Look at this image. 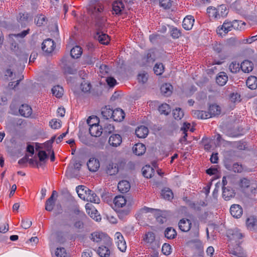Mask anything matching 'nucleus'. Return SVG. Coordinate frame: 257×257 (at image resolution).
<instances>
[{
	"instance_id": "obj_19",
	"label": "nucleus",
	"mask_w": 257,
	"mask_h": 257,
	"mask_svg": "<svg viewBox=\"0 0 257 257\" xmlns=\"http://www.w3.org/2000/svg\"><path fill=\"white\" fill-rule=\"evenodd\" d=\"M194 22V19L192 16L186 17L183 22V27L186 30H190L192 29Z\"/></svg>"
},
{
	"instance_id": "obj_24",
	"label": "nucleus",
	"mask_w": 257,
	"mask_h": 257,
	"mask_svg": "<svg viewBox=\"0 0 257 257\" xmlns=\"http://www.w3.org/2000/svg\"><path fill=\"white\" fill-rule=\"evenodd\" d=\"M240 68L244 72L248 73L252 70L253 64L252 62L249 60H244L241 64Z\"/></svg>"
},
{
	"instance_id": "obj_2",
	"label": "nucleus",
	"mask_w": 257,
	"mask_h": 257,
	"mask_svg": "<svg viewBox=\"0 0 257 257\" xmlns=\"http://www.w3.org/2000/svg\"><path fill=\"white\" fill-rule=\"evenodd\" d=\"M98 120L97 116H89L87 123L90 126L89 131L92 136L95 137L100 136L102 134V126L98 124Z\"/></svg>"
},
{
	"instance_id": "obj_59",
	"label": "nucleus",
	"mask_w": 257,
	"mask_h": 257,
	"mask_svg": "<svg viewBox=\"0 0 257 257\" xmlns=\"http://www.w3.org/2000/svg\"><path fill=\"white\" fill-rule=\"evenodd\" d=\"M232 167V169H231V171L235 173H240L243 169L242 166L238 164L237 163H234Z\"/></svg>"
},
{
	"instance_id": "obj_61",
	"label": "nucleus",
	"mask_w": 257,
	"mask_h": 257,
	"mask_svg": "<svg viewBox=\"0 0 257 257\" xmlns=\"http://www.w3.org/2000/svg\"><path fill=\"white\" fill-rule=\"evenodd\" d=\"M50 125L51 127L53 129H57L61 127V123L60 121H58L56 120L52 119L50 121Z\"/></svg>"
},
{
	"instance_id": "obj_11",
	"label": "nucleus",
	"mask_w": 257,
	"mask_h": 257,
	"mask_svg": "<svg viewBox=\"0 0 257 257\" xmlns=\"http://www.w3.org/2000/svg\"><path fill=\"white\" fill-rule=\"evenodd\" d=\"M87 166L90 171L96 172L99 168L100 164L98 159L92 158L87 162Z\"/></svg>"
},
{
	"instance_id": "obj_39",
	"label": "nucleus",
	"mask_w": 257,
	"mask_h": 257,
	"mask_svg": "<svg viewBox=\"0 0 257 257\" xmlns=\"http://www.w3.org/2000/svg\"><path fill=\"white\" fill-rule=\"evenodd\" d=\"M158 110L161 114L168 115L171 112V108L169 105L165 103L159 107Z\"/></svg>"
},
{
	"instance_id": "obj_41",
	"label": "nucleus",
	"mask_w": 257,
	"mask_h": 257,
	"mask_svg": "<svg viewBox=\"0 0 257 257\" xmlns=\"http://www.w3.org/2000/svg\"><path fill=\"white\" fill-rule=\"evenodd\" d=\"M218 13L219 14V19L221 17H225L228 14V11L225 5H222L218 7Z\"/></svg>"
},
{
	"instance_id": "obj_26",
	"label": "nucleus",
	"mask_w": 257,
	"mask_h": 257,
	"mask_svg": "<svg viewBox=\"0 0 257 257\" xmlns=\"http://www.w3.org/2000/svg\"><path fill=\"white\" fill-rule=\"evenodd\" d=\"M124 6L122 1H115L112 4V10L116 15L120 14Z\"/></svg>"
},
{
	"instance_id": "obj_47",
	"label": "nucleus",
	"mask_w": 257,
	"mask_h": 257,
	"mask_svg": "<svg viewBox=\"0 0 257 257\" xmlns=\"http://www.w3.org/2000/svg\"><path fill=\"white\" fill-rule=\"evenodd\" d=\"M64 72L66 74H74L76 73L77 69L75 68L74 66L66 65L64 66Z\"/></svg>"
},
{
	"instance_id": "obj_64",
	"label": "nucleus",
	"mask_w": 257,
	"mask_h": 257,
	"mask_svg": "<svg viewBox=\"0 0 257 257\" xmlns=\"http://www.w3.org/2000/svg\"><path fill=\"white\" fill-rule=\"evenodd\" d=\"M74 226L77 229H82L84 227V224L82 221L78 220L74 222Z\"/></svg>"
},
{
	"instance_id": "obj_33",
	"label": "nucleus",
	"mask_w": 257,
	"mask_h": 257,
	"mask_svg": "<svg viewBox=\"0 0 257 257\" xmlns=\"http://www.w3.org/2000/svg\"><path fill=\"white\" fill-rule=\"evenodd\" d=\"M82 53L81 48L79 46H76L71 49L70 55L73 58H78L81 55Z\"/></svg>"
},
{
	"instance_id": "obj_54",
	"label": "nucleus",
	"mask_w": 257,
	"mask_h": 257,
	"mask_svg": "<svg viewBox=\"0 0 257 257\" xmlns=\"http://www.w3.org/2000/svg\"><path fill=\"white\" fill-rule=\"evenodd\" d=\"M244 25L245 23L244 22H242V21L234 20L232 22V28L236 30H239L241 28V25Z\"/></svg>"
},
{
	"instance_id": "obj_8",
	"label": "nucleus",
	"mask_w": 257,
	"mask_h": 257,
	"mask_svg": "<svg viewBox=\"0 0 257 257\" xmlns=\"http://www.w3.org/2000/svg\"><path fill=\"white\" fill-rule=\"evenodd\" d=\"M115 235L116 239V243L118 249L122 252L125 251L126 245L123 236L120 232H116Z\"/></svg>"
},
{
	"instance_id": "obj_55",
	"label": "nucleus",
	"mask_w": 257,
	"mask_h": 257,
	"mask_svg": "<svg viewBox=\"0 0 257 257\" xmlns=\"http://www.w3.org/2000/svg\"><path fill=\"white\" fill-rule=\"evenodd\" d=\"M32 224V222L31 221H30L28 219H23L21 221V226L26 229L29 228Z\"/></svg>"
},
{
	"instance_id": "obj_51",
	"label": "nucleus",
	"mask_w": 257,
	"mask_h": 257,
	"mask_svg": "<svg viewBox=\"0 0 257 257\" xmlns=\"http://www.w3.org/2000/svg\"><path fill=\"white\" fill-rule=\"evenodd\" d=\"M162 251L166 255H169L171 252V245L168 243H164L162 248Z\"/></svg>"
},
{
	"instance_id": "obj_32",
	"label": "nucleus",
	"mask_w": 257,
	"mask_h": 257,
	"mask_svg": "<svg viewBox=\"0 0 257 257\" xmlns=\"http://www.w3.org/2000/svg\"><path fill=\"white\" fill-rule=\"evenodd\" d=\"M153 173L154 169L150 166L146 165L142 168L143 175L147 178H151Z\"/></svg>"
},
{
	"instance_id": "obj_38",
	"label": "nucleus",
	"mask_w": 257,
	"mask_h": 257,
	"mask_svg": "<svg viewBox=\"0 0 257 257\" xmlns=\"http://www.w3.org/2000/svg\"><path fill=\"white\" fill-rule=\"evenodd\" d=\"M86 209L87 212L90 216L91 218L95 219L96 221H99L101 219V217L99 215H97V211L96 210L93 209H88V204L86 205Z\"/></svg>"
},
{
	"instance_id": "obj_25",
	"label": "nucleus",
	"mask_w": 257,
	"mask_h": 257,
	"mask_svg": "<svg viewBox=\"0 0 257 257\" xmlns=\"http://www.w3.org/2000/svg\"><path fill=\"white\" fill-rule=\"evenodd\" d=\"M146 149L145 146L142 143L136 144L133 148L134 153L138 156H141L144 154L146 151Z\"/></svg>"
},
{
	"instance_id": "obj_58",
	"label": "nucleus",
	"mask_w": 257,
	"mask_h": 257,
	"mask_svg": "<svg viewBox=\"0 0 257 257\" xmlns=\"http://www.w3.org/2000/svg\"><path fill=\"white\" fill-rule=\"evenodd\" d=\"M181 35V32L180 30H178L176 28H172L171 30V36L173 38L177 39L180 37Z\"/></svg>"
},
{
	"instance_id": "obj_56",
	"label": "nucleus",
	"mask_w": 257,
	"mask_h": 257,
	"mask_svg": "<svg viewBox=\"0 0 257 257\" xmlns=\"http://www.w3.org/2000/svg\"><path fill=\"white\" fill-rule=\"evenodd\" d=\"M256 219L254 216H250L246 220V225L248 227H253L256 222Z\"/></svg>"
},
{
	"instance_id": "obj_23",
	"label": "nucleus",
	"mask_w": 257,
	"mask_h": 257,
	"mask_svg": "<svg viewBox=\"0 0 257 257\" xmlns=\"http://www.w3.org/2000/svg\"><path fill=\"white\" fill-rule=\"evenodd\" d=\"M149 133L148 128L145 126H140L136 130V135L138 138H145Z\"/></svg>"
},
{
	"instance_id": "obj_15",
	"label": "nucleus",
	"mask_w": 257,
	"mask_h": 257,
	"mask_svg": "<svg viewBox=\"0 0 257 257\" xmlns=\"http://www.w3.org/2000/svg\"><path fill=\"white\" fill-rule=\"evenodd\" d=\"M230 212L233 217L238 218L242 214V209L239 205H232L230 208Z\"/></svg>"
},
{
	"instance_id": "obj_50",
	"label": "nucleus",
	"mask_w": 257,
	"mask_h": 257,
	"mask_svg": "<svg viewBox=\"0 0 257 257\" xmlns=\"http://www.w3.org/2000/svg\"><path fill=\"white\" fill-rule=\"evenodd\" d=\"M148 78V75L147 73H145V72H141L138 74V79L139 82L145 83L147 81Z\"/></svg>"
},
{
	"instance_id": "obj_48",
	"label": "nucleus",
	"mask_w": 257,
	"mask_h": 257,
	"mask_svg": "<svg viewBox=\"0 0 257 257\" xmlns=\"http://www.w3.org/2000/svg\"><path fill=\"white\" fill-rule=\"evenodd\" d=\"M240 67L238 63L236 62H232L229 66L230 71L233 73L238 72L240 70Z\"/></svg>"
},
{
	"instance_id": "obj_52",
	"label": "nucleus",
	"mask_w": 257,
	"mask_h": 257,
	"mask_svg": "<svg viewBox=\"0 0 257 257\" xmlns=\"http://www.w3.org/2000/svg\"><path fill=\"white\" fill-rule=\"evenodd\" d=\"M55 255L57 257H66L67 253L66 250L63 247L57 248L55 251Z\"/></svg>"
},
{
	"instance_id": "obj_4",
	"label": "nucleus",
	"mask_w": 257,
	"mask_h": 257,
	"mask_svg": "<svg viewBox=\"0 0 257 257\" xmlns=\"http://www.w3.org/2000/svg\"><path fill=\"white\" fill-rule=\"evenodd\" d=\"M57 196V192L55 190L53 191L51 196L47 200L46 202L45 209L47 211H52L55 206V201Z\"/></svg>"
},
{
	"instance_id": "obj_5",
	"label": "nucleus",
	"mask_w": 257,
	"mask_h": 257,
	"mask_svg": "<svg viewBox=\"0 0 257 257\" xmlns=\"http://www.w3.org/2000/svg\"><path fill=\"white\" fill-rule=\"evenodd\" d=\"M91 239L96 242L110 241L109 237L103 233L95 232L91 234Z\"/></svg>"
},
{
	"instance_id": "obj_43",
	"label": "nucleus",
	"mask_w": 257,
	"mask_h": 257,
	"mask_svg": "<svg viewBox=\"0 0 257 257\" xmlns=\"http://www.w3.org/2000/svg\"><path fill=\"white\" fill-rule=\"evenodd\" d=\"M80 88L82 91H83V92H89L91 89V85L89 82L83 80V81L81 83Z\"/></svg>"
},
{
	"instance_id": "obj_44",
	"label": "nucleus",
	"mask_w": 257,
	"mask_h": 257,
	"mask_svg": "<svg viewBox=\"0 0 257 257\" xmlns=\"http://www.w3.org/2000/svg\"><path fill=\"white\" fill-rule=\"evenodd\" d=\"M114 130V127L110 123H105L102 128V133L105 135L111 133Z\"/></svg>"
},
{
	"instance_id": "obj_46",
	"label": "nucleus",
	"mask_w": 257,
	"mask_h": 257,
	"mask_svg": "<svg viewBox=\"0 0 257 257\" xmlns=\"http://www.w3.org/2000/svg\"><path fill=\"white\" fill-rule=\"evenodd\" d=\"M173 113L174 118L178 120L181 119L184 116V112L180 108H176Z\"/></svg>"
},
{
	"instance_id": "obj_29",
	"label": "nucleus",
	"mask_w": 257,
	"mask_h": 257,
	"mask_svg": "<svg viewBox=\"0 0 257 257\" xmlns=\"http://www.w3.org/2000/svg\"><path fill=\"white\" fill-rule=\"evenodd\" d=\"M207 112L209 114V117L219 115L221 113L220 107L216 104L211 105L209 107V112Z\"/></svg>"
},
{
	"instance_id": "obj_42",
	"label": "nucleus",
	"mask_w": 257,
	"mask_h": 257,
	"mask_svg": "<svg viewBox=\"0 0 257 257\" xmlns=\"http://www.w3.org/2000/svg\"><path fill=\"white\" fill-rule=\"evenodd\" d=\"M207 12L209 14V17H213L215 19H219V14L218 13V8L213 7H208L207 9Z\"/></svg>"
},
{
	"instance_id": "obj_10",
	"label": "nucleus",
	"mask_w": 257,
	"mask_h": 257,
	"mask_svg": "<svg viewBox=\"0 0 257 257\" xmlns=\"http://www.w3.org/2000/svg\"><path fill=\"white\" fill-rule=\"evenodd\" d=\"M122 142V138L118 134H113L109 139L108 143L113 147L119 146Z\"/></svg>"
},
{
	"instance_id": "obj_6",
	"label": "nucleus",
	"mask_w": 257,
	"mask_h": 257,
	"mask_svg": "<svg viewBox=\"0 0 257 257\" xmlns=\"http://www.w3.org/2000/svg\"><path fill=\"white\" fill-rule=\"evenodd\" d=\"M227 237L230 240L237 241L244 237V234L238 228L229 229L227 231Z\"/></svg>"
},
{
	"instance_id": "obj_34",
	"label": "nucleus",
	"mask_w": 257,
	"mask_h": 257,
	"mask_svg": "<svg viewBox=\"0 0 257 257\" xmlns=\"http://www.w3.org/2000/svg\"><path fill=\"white\" fill-rule=\"evenodd\" d=\"M165 236L168 239H173L177 235L176 230L172 227H168L165 230Z\"/></svg>"
},
{
	"instance_id": "obj_60",
	"label": "nucleus",
	"mask_w": 257,
	"mask_h": 257,
	"mask_svg": "<svg viewBox=\"0 0 257 257\" xmlns=\"http://www.w3.org/2000/svg\"><path fill=\"white\" fill-rule=\"evenodd\" d=\"M38 156L40 162H44L48 158V156L44 151H40L38 152Z\"/></svg>"
},
{
	"instance_id": "obj_13",
	"label": "nucleus",
	"mask_w": 257,
	"mask_h": 257,
	"mask_svg": "<svg viewBox=\"0 0 257 257\" xmlns=\"http://www.w3.org/2000/svg\"><path fill=\"white\" fill-rule=\"evenodd\" d=\"M126 203L127 201L125 198L123 196H116L113 199V203L116 209L123 207L126 204Z\"/></svg>"
},
{
	"instance_id": "obj_40",
	"label": "nucleus",
	"mask_w": 257,
	"mask_h": 257,
	"mask_svg": "<svg viewBox=\"0 0 257 257\" xmlns=\"http://www.w3.org/2000/svg\"><path fill=\"white\" fill-rule=\"evenodd\" d=\"M250 184V181L246 178H243L240 179L239 183V186L242 190H244L245 189L248 188Z\"/></svg>"
},
{
	"instance_id": "obj_30",
	"label": "nucleus",
	"mask_w": 257,
	"mask_h": 257,
	"mask_svg": "<svg viewBox=\"0 0 257 257\" xmlns=\"http://www.w3.org/2000/svg\"><path fill=\"white\" fill-rule=\"evenodd\" d=\"M193 116L197 118L206 119L209 117V114L202 110H193L192 111Z\"/></svg>"
},
{
	"instance_id": "obj_27",
	"label": "nucleus",
	"mask_w": 257,
	"mask_h": 257,
	"mask_svg": "<svg viewBox=\"0 0 257 257\" xmlns=\"http://www.w3.org/2000/svg\"><path fill=\"white\" fill-rule=\"evenodd\" d=\"M247 86L251 90L257 88V77L254 76H250L246 81Z\"/></svg>"
},
{
	"instance_id": "obj_1",
	"label": "nucleus",
	"mask_w": 257,
	"mask_h": 257,
	"mask_svg": "<svg viewBox=\"0 0 257 257\" xmlns=\"http://www.w3.org/2000/svg\"><path fill=\"white\" fill-rule=\"evenodd\" d=\"M97 0L90 1L92 13L95 16L96 25L99 28H102L105 25L106 18L101 13L103 8L99 3H96Z\"/></svg>"
},
{
	"instance_id": "obj_28",
	"label": "nucleus",
	"mask_w": 257,
	"mask_h": 257,
	"mask_svg": "<svg viewBox=\"0 0 257 257\" xmlns=\"http://www.w3.org/2000/svg\"><path fill=\"white\" fill-rule=\"evenodd\" d=\"M173 86L169 83H165L161 87V93L166 96H170L172 92Z\"/></svg>"
},
{
	"instance_id": "obj_14",
	"label": "nucleus",
	"mask_w": 257,
	"mask_h": 257,
	"mask_svg": "<svg viewBox=\"0 0 257 257\" xmlns=\"http://www.w3.org/2000/svg\"><path fill=\"white\" fill-rule=\"evenodd\" d=\"M94 38L95 39L98 40L99 43L104 45H107L109 41L108 36L101 32H97L95 34Z\"/></svg>"
},
{
	"instance_id": "obj_37",
	"label": "nucleus",
	"mask_w": 257,
	"mask_h": 257,
	"mask_svg": "<svg viewBox=\"0 0 257 257\" xmlns=\"http://www.w3.org/2000/svg\"><path fill=\"white\" fill-rule=\"evenodd\" d=\"M161 196L163 198L170 200L173 198V193L169 188L164 189L162 191Z\"/></svg>"
},
{
	"instance_id": "obj_20",
	"label": "nucleus",
	"mask_w": 257,
	"mask_h": 257,
	"mask_svg": "<svg viewBox=\"0 0 257 257\" xmlns=\"http://www.w3.org/2000/svg\"><path fill=\"white\" fill-rule=\"evenodd\" d=\"M191 227V223L189 219H181L179 223V228L184 232L189 231Z\"/></svg>"
},
{
	"instance_id": "obj_16",
	"label": "nucleus",
	"mask_w": 257,
	"mask_h": 257,
	"mask_svg": "<svg viewBox=\"0 0 257 257\" xmlns=\"http://www.w3.org/2000/svg\"><path fill=\"white\" fill-rule=\"evenodd\" d=\"M124 112L120 108H116L113 110L111 118L115 121H121L124 118Z\"/></svg>"
},
{
	"instance_id": "obj_49",
	"label": "nucleus",
	"mask_w": 257,
	"mask_h": 257,
	"mask_svg": "<svg viewBox=\"0 0 257 257\" xmlns=\"http://www.w3.org/2000/svg\"><path fill=\"white\" fill-rule=\"evenodd\" d=\"M155 234L152 232H148L146 233L144 240L148 243H152L155 240Z\"/></svg>"
},
{
	"instance_id": "obj_53",
	"label": "nucleus",
	"mask_w": 257,
	"mask_h": 257,
	"mask_svg": "<svg viewBox=\"0 0 257 257\" xmlns=\"http://www.w3.org/2000/svg\"><path fill=\"white\" fill-rule=\"evenodd\" d=\"M83 188L87 187L84 186H79L77 188V192L81 199L85 200V195L84 194V189H83Z\"/></svg>"
},
{
	"instance_id": "obj_17",
	"label": "nucleus",
	"mask_w": 257,
	"mask_h": 257,
	"mask_svg": "<svg viewBox=\"0 0 257 257\" xmlns=\"http://www.w3.org/2000/svg\"><path fill=\"white\" fill-rule=\"evenodd\" d=\"M83 189H84V192L88 191L89 192V195H87L86 198L85 197V200L95 203H99L100 199L93 191L88 188H83Z\"/></svg>"
},
{
	"instance_id": "obj_45",
	"label": "nucleus",
	"mask_w": 257,
	"mask_h": 257,
	"mask_svg": "<svg viewBox=\"0 0 257 257\" xmlns=\"http://www.w3.org/2000/svg\"><path fill=\"white\" fill-rule=\"evenodd\" d=\"M164 70V67L162 63H156L154 67L155 73L157 75H161Z\"/></svg>"
},
{
	"instance_id": "obj_22",
	"label": "nucleus",
	"mask_w": 257,
	"mask_h": 257,
	"mask_svg": "<svg viewBox=\"0 0 257 257\" xmlns=\"http://www.w3.org/2000/svg\"><path fill=\"white\" fill-rule=\"evenodd\" d=\"M117 188L120 192L124 193L130 190L131 185L127 181L122 180L118 183Z\"/></svg>"
},
{
	"instance_id": "obj_9",
	"label": "nucleus",
	"mask_w": 257,
	"mask_h": 257,
	"mask_svg": "<svg viewBox=\"0 0 257 257\" xmlns=\"http://www.w3.org/2000/svg\"><path fill=\"white\" fill-rule=\"evenodd\" d=\"M232 22H227L225 21L221 27H218L216 32L217 33L220 35H222L223 34L222 32H224V34H227L229 31H230L232 30Z\"/></svg>"
},
{
	"instance_id": "obj_12",
	"label": "nucleus",
	"mask_w": 257,
	"mask_h": 257,
	"mask_svg": "<svg viewBox=\"0 0 257 257\" xmlns=\"http://www.w3.org/2000/svg\"><path fill=\"white\" fill-rule=\"evenodd\" d=\"M235 195V192L233 189L229 187H222V196L225 200H229Z\"/></svg>"
},
{
	"instance_id": "obj_57",
	"label": "nucleus",
	"mask_w": 257,
	"mask_h": 257,
	"mask_svg": "<svg viewBox=\"0 0 257 257\" xmlns=\"http://www.w3.org/2000/svg\"><path fill=\"white\" fill-rule=\"evenodd\" d=\"M160 6L165 9L170 8L171 3L170 0H160Z\"/></svg>"
},
{
	"instance_id": "obj_36",
	"label": "nucleus",
	"mask_w": 257,
	"mask_h": 257,
	"mask_svg": "<svg viewBox=\"0 0 257 257\" xmlns=\"http://www.w3.org/2000/svg\"><path fill=\"white\" fill-rule=\"evenodd\" d=\"M52 92L57 98L61 97L63 94V89L59 85H57L52 88Z\"/></svg>"
},
{
	"instance_id": "obj_21",
	"label": "nucleus",
	"mask_w": 257,
	"mask_h": 257,
	"mask_svg": "<svg viewBox=\"0 0 257 257\" xmlns=\"http://www.w3.org/2000/svg\"><path fill=\"white\" fill-rule=\"evenodd\" d=\"M19 112L21 115L28 117L32 114V109L28 105L22 104L19 109Z\"/></svg>"
},
{
	"instance_id": "obj_63",
	"label": "nucleus",
	"mask_w": 257,
	"mask_h": 257,
	"mask_svg": "<svg viewBox=\"0 0 257 257\" xmlns=\"http://www.w3.org/2000/svg\"><path fill=\"white\" fill-rule=\"evenodd\" d=\"M100 72L102 74H105L108 73L109 69L108 67L106 65H101L100 67Z\"/></svg>"
},
{
	"instance_id": "obj_18",
	"label": "nucleus",
	"mask_w": 257,
	"mask_h": 257,
	"mask_svg": "<svg viewBox=\"0 0 257 257\" xmlns=\"http://www.w3.org/2000/svg\"><path fill=\"white\" fill-rule=\"evenodd\" d=\"M228 81V76L224 72H219L216 78V83L220 86H224Z\"/></svg>"
},
{
	"instance_id": "obj_31",
	"label": "nucleus",
	"mask_w": 257,
	"mask_h": 257,
	"mask_svg": "<svg viewBox=\"0 0 257 257\" xmlns=\"http://www.w3.org/2000/svg\"><path fill=\"white\" fill-rule=\"evenodd\" d=\"M97 253L100 257H108L110 255V250L107 247L101 245L97 249Z\"/></svg>"
},
{
	"instance_id": "obj_3",
	"label": "nucleus",
	"mask_w": 257,
	"mask_h": 257,
	"mask_svg": "<svg viewBox=\"0 0 257 257\" xmlns=\"http://www.w3.org/2000/svg\"><path fill=\"white\" fill-rule=\"evenodd\" d=\"M104 171L108 175H115L117 174L119 171L118 165L111 161L107 162L105 165Z\"/></svg>"
},
{
	"instance_id": "obj_7",
	"label": "nucleus",
	"mask_w": 257,
	"mask_h": 257,
	"mask_svg": "<svg viewBox=\"0 0 257 257\" xmlns=\"http://www.w3.org/2000/svg\"><path fill=\"white\" fill-rule=\"evenodd\" d=\"M54 48V42L51 39H47L44 40L42 44V50L48 54L51 53Z\"/></svg>"
},
{
	"instance_id": "obj_35",
	"label": "nucleus",
	"mask_w": 257,
	"mask_h": 257,
	"mask_svg": "<svg viewBox=\"0 0 257 257\" xmlns=\"http://www.w3.org/2000/svg\"><path fill=\"white\" fill-rule=\"evenodd\" d=\"M112 112L113 110L110 108V106H106L102 109L101 114L104 118L108 119L109 118H111Z\"/></svg>"
},
{
	"instance_id": "obj_62",
	"label": "nucleus",
	"mask_w": 257,
	"mask_h": 257,
	"mask_svg": "<svg viewBox=\"0 0 257 257\" xmlns=\"http://www.w3.org/2000/svg\"><path fill=\"white\" fill-rule=\"evenodd\" d=\"M230 253L237 257H245V254L243 252L238 251L237 249H231L230 250Z\"/></svg>"
}]
</instances>
